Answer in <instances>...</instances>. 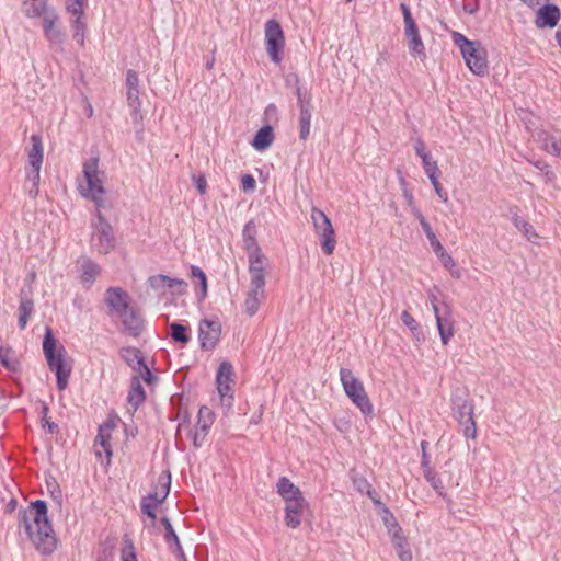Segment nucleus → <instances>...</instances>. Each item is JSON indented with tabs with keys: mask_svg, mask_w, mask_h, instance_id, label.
Masks as SVG:
<instances>
[{
	"mask_svg": "<svg viewBox=\"0 0 561 561\" xmlns=\"http://www.w3.org/2000/svg\"><path fill=\"white\" fill-rule=\"evenodd\" d=\"M118 419L110 417L102 425H100L99 434L95 440V454L101 457L102 453L105 454L106 458L110 459L112 457V449L110 445V440L112 437V432L117 426Z\"/></svg>",
	"mask_w": 561,
	"mask_h": 561,
	"instance_id": "obj_19",
	"label": "nucleus"
},
{
	"mask_svg": "<svg viewBox=\"0 0 561 561\" xmlns=\"http://www.w3.org/2000/svg\"><path fill=\"white\" fill-rule=\"evenodd\" d=\"M453 41L460 49L470 71L477 76H484L488 72V53L483 45L478 41L468 39L458 32L453 33Z\"/></svg>",
	"mask_w": 561,
	"mask_h": 561,
	"instance_id": "obj_4",
	"label": "nucleus"
},
{
	"mask_svg": "<svg viewBox=\"0 0 561 561\" xmlns=\"http://www.w3.org/2000/svg\"><path fill=\"white\" fill-rule=\"evenodd\" d=\"M276 492L285 504L304 497L300 489L286 477H282L277 480Z\"/></svg>",
	"mask_w": 561,
	"mask_h": 561,
	"instance_id": "obj_27",
	"label": "nucleus"
},
{
	"mask_svg": "<svg viewBox=\"0 0 561 561\" xmlns=\"http://www.w3.org/2000/svg\"><path fill=\"white\" fill-rule=\"evenodd\" d=\"M467 419L460 423L462 426V432L466 438L476 439L477 437V426L473 420V407L472 405H463Z\"/></svg>",
	"mask_w": 561,
	"mask_h": 561,
	"instance_id": "obj_38",
	"label": "nucleus"
},
{
	"mask_svg": "<svg viewBox=\"0 0 561 561\" xmlns=\"http://www.w3.org/2000/svg\"><path fill=\"white\" fill-rule=\"evenodd\" d=\"M90 247L99 254H108L116 248L113 228L100 211L91 221Z\"/></svg>",
	"mask_w": 561,
	"mask_h": 561,
	"instance_id": "obj_7",
	"label": "nucleus"
},
{
	"mask_svg": "<svg viewBox=\"0 0 561 561\" xmlns=\"http://www.w3.org/2000/svg\"><path fill=\"white\" fill-rule=\"evenodd\" d=\"M256 182L251 174H244L241 176V187L244 192H253L255 190Z\"/></svg>",
	"mask_w": 561,
	"mask_h": 561,
	"instance_id": "obj_50",
	"label": "nucleus"
},
{
	"mask_svg": "<svg viewBox=\"0 0 561 561\" xmlns=\"http://www.w3.org/2000/svg\"><path fill=\"white\" fill-rule=\"evenodd\" d=\"M340 380L343 390L352 403L359 409L364 415H370L374 407L368 398L363 382L348 368L340 369Z\"/></svg>",
	"mask_w": 561,
	"mask_h": 561,
	"instance_id": "obj_6",
	"label": "nucleus"
},
{
	"mask_svg": "<svg viewBox=\"0 0 561 561\" xmlns=\"http://www.w3.org/2000/svg\"><path fill=\"white\" fill-rule=\"evenodd\" d=\"M123 358L127 362V364L136 371L137 376L141 377V379L151 385L154 382L156 377L151 374L148 365L145 363V359L141 353L133 347L124 348L122 351Z\"/></svg>",
	"mask_w": 561,
	"mask_h": 561,
	"instance_id": "obj_17",
	"label": "nucleus"
},
{
	"mask_svg": "<svg viewBox=\"0 0 561 561\" xmlns=\"http://www.w3.org/2000/svg\"><path fill=\"white\" fill-rule=\"evenodd\" d=\"M265 285L250 284L243 302L244 312L249 317H253L265 300Z\"/></svg>",
	"mask_w": 561,
	"mask_h": 561,
	"instance_id": "obj_24",
	"label": "nucleus"
},
{
	"mask_svg": "<svg viewBox=\"0 0 561 561\" xmlns=\"http://www.w3.org/2000/svg\"><path fill=\"white\" fill-rule=\"evenodd\" d=\"M403 195H404V198H405L408 205L411 207V210L413 211V207H416V206L414 204V198H413L412 193L405 190L403 192Z\"/></svg>",
	"mask_w": 561,
	"mask_h": 561,
	"instance_id": "obj_58",
	"label": "nucleus"
},
{
	"mask_svg": "<svg viewBox=\"0 0 561 561\" xmlns=\"http://www.w3.org/2000/svg\"><path fill=\"white\" fill-rule=\"evenodd\" d=\"M43 34L51 46H61L65 42L66 34L61 26L60 16L57 11L51 8L41 14Z\"/></svg>",
	"mask_w": 561,
	"mask_h": 561,
	"instance_id": "obj_15",
	"label": "nucleus"
},
{
	"mask_svg": "<svg viewBox=\"0 0 561 561\" xmlns=\"http://www.w3.org/2000/svg\"><path fill=\"white\" fill-rule=\"evenodd\" d=\"M87 7L88 0H65V9L69 15L72 38L80 46L84 45L88 30L85 19Z\"/></svg>",
	"mask_w": 561,
	"mask_h": 561,
	"instance_id": "obj_10",
	"label": "nucleus"
},
{
	"mask_svg": "<svg viewBox=\"0 0 561 561\" xmlns=\"http://www.w3.org/2000/svg\"><path fill=\"white\" fill-rule=\"evenodd\" d=\"M560 20V10L556 5H545L537 12L536 25L538 27H554Z\"/></svg>",
	"mask_w": 561,
	"mask_h": 561,
	"instance_id": "obj_28",
	"label": "nucleus"
},
{
	"mask_svg": "<svg viewBox=\"0 0 561 561\" xmlns=\"http://www.w3.org/2000/svg\"><path fill=\"white\" fill-rule=\"evenodd\" d=\"M284 511V520L286 526L296 529L301 525L306 513L309 511V503L304 496L301 499L285 504Z\"/></svg>",
	"mask_w": 561,
	"mask_h": 561,
	"instance_id": "obj_20",
	"label": "nucleus"
},
{
	"mask_svg": "<svg viewBox=\"0 0 561 561\" xmlns=\"http://www.w3.org/2000/svg\"><path fill=\"white\" fill-rule=\"evenodd\" d=\"M150 287L160 293L170 290L175 295H183L187 290V283L184 279L158 274L149 278Z\"/></svg>",
	"mask_w": 561,
	"mask_h": 561,
	"instance_id": "obj_18",
	"label": "nucleus"
},
{
	"mask_svg": "<svg viewBox=\"0 0 561 561\" xmlns=\"http://www.w3.org/2000/svg\"><path fill=\"white\" fill-rule=\"evenodd\" d=\"M391 541L396 548L397 554L401 561H412V551L408 543L407 538L402 533L391 537Z\"/></svg>",
	"mask_w": 561,
	"mask_h": 561,
	"instance_id": "obj_36",
	"label": "nucleus"
},
{
	"mask_svg": "<svg viewBox=\"0 0 561 561\" xmlns=\"http://www.w3.org/2000/svg\"><path fill=\"white\" fill-rule=\"evenodd\" d=\"M121 561H138L135 547L129 539L124 540V545L121 550Z\"/></svg>",
	"mask_w": 561,
	"mask_h": 561,
	"instance_id": "obj_45",
	"label": "nucleus"
},
{
	"mask_svg": "<svg viewBox=\"0 0 561 561\" xmlns=\"http://www.w3.org/2000/svg\"><path fill=\"white\" fill-rule=\"evenodd\" d=\"M264 41L267 55L275 64H280L285 47V36L276 20H268L264 26Z\"/></svg>",
	"mask_w": 561,
	"mask_h": 561,
	"instance_id": "obj_11",
	"label": "nucleus"
},
{
	"mask_svg": "<svg viewBox=\"0 0 561 561\" xmlns=\"http://www.w3.org/2000/svg\"><path fill=\"white\" fill-rule=\"evenodd\" d=\"M454 410L459 423L463 422L467 419L463 405H471L466 399L456 398L453 402Z\"/></svg>",
	"mask_w": 561,
	"mask_h": 561,
	"instance_id": "obj_49",
	"label": "nucleus"
},
{
	"mask_svg": "<svg viewBox=\"0 0 561 561\" xmlns=\"http://www.w3.org/2000/svg\"><path fill=\"white\" fill-rule=\"evenodd\" d=\"M275 134L272 126L267 125L260 128L254 135L251 146L259 152L266 151L274 142Z\"/></svg>",
	"mask_w": 561,
	"mask_h": 561,
	"instance_id": "obj_29",
	"label": "nucleus"
},
{
	"mask_svg": "<svg viewBox=\"0 0 561 561\" xmlns=\"http://www.w3.org/2000/svg\"><path fill=\"white\" fill-rule=\"evenodd\" d=\"M400 9H401L402 14H403V27L408 28V27L415 26L416 23H415V21L412 18L410 9L404 3H402L400 5Z\"/></svg>",
	"mask_w": 561,
	"mask_h": 561,
	"instance_id": "obj_51",
	"label": "nucleus"
},
{
	"mask_svg": "<svg viewBox=\"0 0 561 561\" xmlns=\"http://www.w3.org/2000/svg\"><path fill=\"white\" fill-rule=\"evenodd\" d=\"M192 180H193L194 185L197 188L198 193L201 195H204L206 193V188H207L206 178L204 175L199 174V175H193Z\"/></svg>",
	"mask_w": 561,
	"mask_h": 561,
	"instance_id": "obj_52",
	"label": "nucleus"
},
{
	"mask_svg": "<svg viewBox=\"0 0 561 561\" xmlns=\"http://www.w3.org/2000/svg\"><path fill=\"white\" fill-rule=\"evenodd\" d=\"M221 336V323L218 319H204L198 324V341L202 350H214Z\"/></svg>",
	"mask_w": 561,
	"mask_h": 561,
	"instance_id": "obj_16",
	"label": "nucleus"
},
{
	"mask_svg": "<svg viewBox=\"0 0 561 561\" xmlns=\"http://www.w3.org/2000/svg\"><path fill=\"white\" fill-rule=\"evenodd\" d=\"M436 195L438 196V198L444 203V204H448L449 203V197H448V194L447 192L444 190L442 183L439 182V176H434V178H430L428 179Z\"/></svg>",
	"mask_w": 561,
	"mask_h": 561,
	"instance_id": "obj_48",
	"label": "nucleus"
},
{
	"mask_svg": "<svg viewBox=\"0 0 561 561\" xmlns=\"http://www.w3.org/2000/svg\"><path fill=\"white\" fill-rule=\"evenodd\" d=\"M261 415H262V413H260L259 417H261ZM259 420H260V419H257V420H253L252 422H253V423H257V422H259Z\"/></svg>",
	"mask_w": 561,
	"mask_h": 561,
	"instance_id": "obj_63",
	"label": "nucleus"
},
{
	"mask_svg": "<svg viewBox=\"0 0 561 561\" xmlns=\"http://www.w3.org/2000/svg\"><path fill=\"white\" fill-rule=\"evenodd\" d=\"M87 112H88L89 116H91V115H92V113H93V108H92L91 104H88V105H87Z\"/></svg>",
	"mask_w": 561,
	"mask_h": 561,
	"instance_id": "obj_61",
	"label": "nucleus"
},
{
	"mask_svg": "<svg viewBox=\"0 0 561 561\" xmlns=\"http://www.w3.org/2000/svg\"><path fill=\"white\" fill-rule=\"evenodd\" d=\"M436 291H438V290L437 289L428 290V293H427L428 299H430V302H431V306H432L434 314H436V313L442 311L438 308V298H437Z\"/></svg>",
	"mask_w": 561,
	"mask_h": 561,
	"instance_id": "obj_56",
	"label": "nucleus"
},
{
	"mask_svg": "<svg viewBox=\"0 0 561 561\" xmlns=\"http://www.w3.org/2000/svg\"><path fill=\"white\" fill-rule=\"evenodd\" d=\"M298 102L300 104V117H299V134L302 140H306L310 134L311 127V112L307 105L302 104V93L300 89H297Z\"/></svg>",
	"mask_w": 561,
	"mask_h": 561,
	"instance_id": "obj_32",
	"label": "nucleus"
},
{
	"mask_svg": "<svg viewBox=\"0 0 561 561\" xmlns=\"http://www.w3.org/2000/svg\"><path fill=\"white\" fill-rule=\"evenodd\" d=\"M538 141L541 142L542 148L553 154L559 156L561 153V138L558 131H546L541 130L538 133Z\"/></svg>",
	"mask_w": 561,
	"mask_h": 561,
	"instance_id": "obj_31",
	"label": "nucleus"
},
{
	"mask_svg": "<svg viewBox=\"0 0 561 561\" xmlns=\"http://www.w3.org/2000/svg\"><path fill=\"white\" fill-rule=\"evenodd\" d=\"M431 243V247L434 251V253L436 254V256H438L439 254L444 253L446 250L444 249V247L442 245V243L439 242V240L436 238H434L432 241H430Z\"/></svg>",
	"mask_w": 561,
	"mask_h": 561,
	"instance_id": "obj_57",
	"label": "nucleus"
},
{
	"mask_svg": "<svg viewBox=\"0 0 561 561\" xmlns=\"http://www.w3.org/2000/svg\"><path fill=\"white\" fill-rule=\"evenodd\" d=\"M127 104L131 108V116L135 121L141 119L139 90H127Z\"/></svg>",
	"mask_w": 561,
	"mask_h": 561,
	"instance_id": "obj_42",
	"label": "nucleus"
},
{
	"mask_svg": "<svg viewBox=\"0 0 561 561\" xmlns=\"http://www.w3.org/2000/svg\"><path fill=\"white\" fill-rule=\"evenodd\" d=\"M79 280L84 287H90L100 274V266L91 259L82 256L77 260Z\"/></svg>",
	"mask_w": 561,
	"mask_h": 561,
	"instance_id": "obj_25",
	"label": "nucleus"
},
{
	"mask_svg": "<svg viewBox=\"0 0 561 561\" xmlns=\"http://www.w3.org/2000/svg\"><path fill=\"white\" fill-rule=\"evenodd\" d=\"M310 217L322 251L327 255H331L336 247V238L335 230L330 218L321 209L316 207L311 209Z\"/></svg>",
	"mask_w": 561,
	"mask_h": 561,
	"instance_id": "obj_9",
	"label": "nucleus"
},
{
	"mask_svg": "<svg viewBox=\"0 0 561 561\" xmlns=\"http://www.w3.org/2000/svg\"><path fill=\"white\" fill-rule=\"evenodd\" d=\"M556 39L558 42V45L560 46L561 48V30H559L557 33H556Z\"/></svg>",
	"mask_w": 561,
	"mask_h": 561,
	"instance_id": "obj_60",
	"label": "nucleus"
},
{
	"mask_svg": "<svg viewBox=\"0 0 561 561\" xmlns=\"http://www.w3.org/2000/svg\"><path fill=\"white\" fill-rule=\"evenodd\" d=\"M191 278L196 279L198 283V290H196L197 298L203 300L208 293L207 276L198 266H191Z\"/></svg>",
	"mask_w": 561,
	"mask_h": 561,
	"instance_id": "obj_37",
	"label": "nucleus"
},
{
	"mask_svg": "<svg viewBox=\"0 0 561 561\" xmlns=\"http://www.w3.org/2000/svg\"><path fill=\"white\" fill-rule=\"evenodd\" d=\"M215 420L214 412L208 407H202L198 411L197 423L192 433V439L195 446H201L205 436Z\"/></svg>",
	"mask_w": 561,
	"mask_h": 561,
	"instance_id": "obj_21",
	"label": "nucleus"
},
{
	"mask_svg": "<svg viewBox=\"0 0 561 561\" xmlns=\"http://www.w3.org/2000/svg\"><path fill=\"white\" fill-rule=\"evenodd\" d=\"M23 524L28 538L41 553L50 554L56 549L57 540L47 517V505L44 501L37 500L31 503L24 511Z\"/></svg>",
	"mask_w": 561,
	"mask_h": 561,
	"instance_id": "obj_1",
	"label": "nucleus"
},
{
	"mask_svg": "<svg viewBox=\"0 0 561 561\" xmlns=\"http://www.w3.org/2000/svg\"><path fill=\"white\" fill-rule=\"evenodd\" d=\"M43 351L49 368L56 374L58 388L64 390L71 373V359L67 356L65 347L54 339L49 329L45 333Z\"/></svg>",
	"mask_w": 561,
	"mask_h": 561,
	"instance_id": "obj_2",
	"label": "nucleus"
},
{
	"mask_svg": "<svg viewBox=\"0 0 561 561\" xmlns=\"http://www.w3.org/2000/svg\"><path fill=\"white\" fill-rule=\"evenodd\" d=\"M414 150L417 157L422 160V167L426 174V176L434 178L440 176V170L437 161L434 159L432 153L425 148V145L422 141H416L414 145Z\"/></svg>",
	"mask_w": 561,
	"mask_h": 561,
	"instance_id": "obj_26",
	"label": "nucleus"
},
{
	"mask_svg": "<svg viewBox=\"0 0 561 561\" xmlns=\"http://www.w3.org/2000/svg\"><path fill=\"white\" fill-rule=\"evenodd\" d=\"M138 76L134 71H128L126 77V87L127 90H136L138 89Z\"/></svg>",
	"mask_w": 561,
	"mask_h": 561,
	"instance_id": "obj_54",
	"label": "nucleus"
},
{
	"mask_svg": "<svg viewBox=\"0 0 561 561\" xmlns=\"http://www.w3.org/2000/svg\"><path fill=\"white\" fill-rule=\"evenodd\" d=\"M0 363L9 371H16L20 368V362L15 355V352L0 343Z\"/></svg>",
	"mask_w": 561,
	"mask_h": 561,
	"instance_id": "obj_35",
	"label": "nucleus"
},
{
	"mask_svg": "<svg viewBox=\"0 0 561 561\" xmlns=\"http://www.w3.org/2000/svg\"><path fill=\"white\" fill-rule=\"evenodd\" d=\"M184 430H186V426L184 424H180L178 431L181 433Z\"/></svg>",
	"mask_w": 561,
	"mask_h": 561,
	"instance_id": "obj_62",
	"label": "nucleus"
},
{
	"mask_svg": "<svg viewBox=\"0 0 561 561\" xmlns=\"http://www.w3.org/2000/svg\"><path fill=\"white\" fill-rule=\"evenodd\" d=\"M51 8L48 0H21V11L28 19H37Z\"/></svg>",
	"mask_w": 561,
	"mask_h": 561,
	"instance_id": "obj_30",
	"label": "nucleus"
},
{
	"mask_svg": "<svg viewBox=\"0 0 561 561\" xmlns=\"http://www.w3.org/2000/svg\"><path fill=\"white\" fill-rule=\"evenodd\" d=\"M515 227L527 238L528 241L537 243L539 240V236L530 224H528L526 220L516 217L514 219Z\"/></svg>",
	"mask_w": 561,
	"mask_h": 561,
	"instance_id": "obj_41",
	"label": "nucleus"
},
{
	"mask_svg": "<svg viewBox=\"0 0 561 561\" xmlns=\"http://www.w3.org/2000/svg\"><path fill=\"white\" fill-rule=\"evenodd\" d=\"M401 321L410 329L412 334L419 340L421 334L420 327L417 322L414 320V318L408 311H403L401 313Z\"/></svg>",
	"mask_w": 561,
	"mask_h": 561,
	"instance_id": "obj_46",
	"label": "nucleus"
},
{
	"mask_svg": "<svg viewBox=\"0 0 561 561\" xmlns=\"http://www.w3.org/2000/svg\"><path fill=\"white\" fill-rule=\"evenodd\" d=\"M140 379L141 377L139 376L133 378L130 390L127 397L128 405L133 409V411H136L146 398L145 391L140 383Z\"/></svg>",
	"mask_w": 561,
	"mask_h": 561,
	"instance_id": "obj_33",
	"label": "nucleus"
},
{
	"mask_svg": "<svg viewBox=\"0 0 561 561\" xmlns=\"http://www.w3.org/2000/svg\"><path fill=\"white\" fill-rule=\"evenodd\" d=\"M443 345H447L455 335V319L449 307L434 314Z\"/></svg>",
	"mask_w": 561,
	"mask_h": 561,
	"instance_id": "obj_22",
	"label": "nucleus"
},
{
	"mask_svg": "<svg viewBox=\"0 0 561 561\" xmlns=\"http://www.w3.org/2000/svg\"><path fill=\"white\" fill-rule=\"evenodd\" d=\"M169 334L174 341L182 344H186L191 339L188 328L176 322L170 324Z\"/></svg>",
	"mask_w": 561,
	"mask_h": 561,
	"instance_id": "obj_39",
	"label": "nucleus"
},
{
	"mask_svg": "<svg viewBox=\"0 0 561 561\" xmlns=\"http://www.w3.org/2000/svg\"><path fill=\"white\" fill-rule=\"evenodd\" d=\"M242 242L245 252L261 249L256 240V226L254 221L251 220L243 227Z\"/></svg>",
	"mask_w": 561,
	"mask_h": 561,
	"instance_id": "obj_34",
	"label": "nucleus"
},
{
	"mask_svg": "<svg viewBox=\"0 0 561 561\" xmlns=\"http://www.w3.org/2000/svg\"><path fill=\"white\" fill-rule=\"evenodd\" d=\"M413 215L419 219L423 231L425 232L428 241H432L434 238H436L435 233L433 232L430 224L426 221L422 213L417 207H413Z\"/></svg>",
	"mask_w": 561,
	"mask_h": 561,
	"instance_id": "obj_47",
	"label": "nucleus"
},
{
	"mask_svg": "<svg viewBox=\"0 0 561 561\" xmlns=\"http://www.w3.org/2000/svg\"><path fill=\"white\" fill-rule=\"evenodd\" d=\"M217 393L220 404L227 409L233 403L234 371L228 362H222L216 374Z\"/></svg>",
	"mask_w": 561,
	"mask_h": 561,
	"instance_id": "obj_13",
	"label": "nucleus"
},
{
	"mask_svg": "<svg viewBox=\"0 0 561 561\" xmlns=\"http://www.w3.org/2000/svg\"><path fill=\"white\" fill-rule=\"evenodd\" d=\"M424 476L427 479V481L432 484V486L440 494L443 495V486L440 485L439 481L435 478L434 473L431 469H426L424 471Z\"/></svg>",
	"mask_w": 561,
	"mask_h": 561,
	"instance_id": "obj_53",
	"label": "nucleus"
},
{
	"mask_svg": "<svg viewBox=\"0 0 561 561\" xmlns=\"http://www.w3.org/2000/svg\"><path fill=\"white\" fill-rule=\"evenodd\" d=\"M105 301L111 316L118 318L134 332L139 329V320L129 305V296L126 291L118 287H111L105 293Z\"/></svg>",
	"mask_w": 561,
	"mask_h": 561,
	"instance_id": "obj_5",
	"label": "nucleus"
},
{
	"mask_svg": "<svg viewBox=\"0 0 561 561\" xmlns=\"http://www.w3.org/2000/svg\"><path fill=\"white\" fill-rule=\"evenodd\" d=\"M19 311H20V316H19V327L21 329H24L27 324V320L30 318V316L32 314L33 312V302L32 300H28V299H23L20 304V308H19Z\"/></svg>",
	"mask_w": 561,
	"mask_h": 561,
	"instance_id": "obj_43",
	"label": "nucleus"
},
{
	"mask_svg": "<svg viewBox=\"0 0 561 561\" xmlns=\"http://www.w3.org/2000/svg\"><path fill=\"white\" fill-rule=\"evenodd\" d=\"M82 179L78 183L80 195L92 201L98 207L105 202L104 173L99 170V160L91 158L83 164Z\"/></svg>",
	"mask_w": 561,
	"mask_h": 561,
	"instance_id": "obj_3",
	"label": "nucleus"
},
{
	"mask_svg": "<svg viewBox=\"0 0 561 561\" xmlns=\"http://www.w3.org/2000/svg\"><path fill=\"white\" fill-rule=\"evenodd\" d=\"M404 38L409 54L415 59L425 61V45L421 38L417 25L404 28Z\"/></svg>",
	"mask_w": 561,
	"mask_h": 561,
	"instance_id": "obj_23",
	"label": "nucleus"
},
{
	"mask_svg": "<svg viewBox=\"0 0 561 561\" xmlns=\"http://www.w3.org/2000/svg\"><path fill=\"white\" fill-rule=\"evenodd\" d=\"M437 257L439 259L442 265L446 270H448V272L450 273L451 276H454L456 278L460 277V271L457 267L456 262L454 261V259L451 257V255L447 251H445L444 253L439 254Z\"/></svg>",
	"mask_w": 561,
	"mask_h": 561,
	"instance_id": "obj_44",
	"label": "nucleus"
},
{
	"mask_svg": "<svg viewBox=\"0 0 561 561\" xmlns=\"http://www.w3.org/2000/svg\"><path fill=\"white\" fill-rule=\"evenodd\" d=\"M250 284L266 285L271 262L262 248L247 252Z\"/></svg>",
	"mask_w": 561,
	"mask_h": 561,
	"instance_id": "obj_14",
	"label": "nucleus"
},
{
	"mask_svg": "<svg viewBox=\"0 0 561 561\" xmlns=\"http://www.w3.org/2000/svg\"><path fill=\"white\" fill-rule=\"evenodd\" d=\"M161 522H162V524L165 527V531H167L165 539L167 540L173 539L176 543H179V539H178V537H176V535H175V533H174V530H173L169 519L168 518H163Z\"/></svg>",
	"mask_w": 561,
	"mask_h": 561,
	"instance_id": "obj_55",
	"label": "nucleus"
},
{
	"mask_svg": "<svg viewBox=\"0 0 561 561\" xmlns=\"http://www.w3.org/2000/svg\"><path fill=\"white\" fill-rule=\"evenodd\" d=\"M381 519H382L390 537H393L394 534L398 535V534L402 533V529L398 525L394 516L386 507H382V510H381Z\"/></svg>",
	"mask_w": 561,
	"mask_h": 561,
	"instance_id": "obj_40",
	"label": "nucleus"
},
{
	"mask_svg": "<svg viewBox=\"0 0 561 561\" xmlns=\"http://www.w3.org/2000/svg\"><path fill=\"white\" fill-rule=\"evenodd\" d=\"M30 140L31 148L27 150L26 181L31 184L30 194L36 196L44 160V147L42 138L37 135H32Z\"/></svg>",
	"mask_w": 561,
	"mask_h": 561,
	"instance_id": "obj_8",
	"label": "nucleus"
},
{
	"mask_svg": "<svg viewBox=\"0 0 561 561\" xmlns=\"http://www.w3.org/2000/svg\"><path fill=\"white\" fill-rule=\"evenodd\" d=\"M170 481L171 476L169 473H162L156 485L154 492L148 494L142 499L140 507L141 512L147 515L151 519V525L154 524L156 520V512L158 507L161 505L163 500L167 497L170 491Z\"/></svg>",
	"mask_w": 561,
	"mask_h": 561,
	"instance_id": "obj_12",
	"label": "nucleus"
},
{
	"mask_svg": "<svg viewBox=\"0 0 561 561\" xmlns=\"http://www.w3.org/2000/svg\"><path fill=\"white\" fill-rule=\"evenodd\" d=\"M524 3L528 4L529 7L538 5L543 0H522Z\"/></svg>",
	"mask_w": 561,
	"mask_h": 561,
	"instance_id": "obj_59",
	"label": "nucleus"
}]
</instances>
